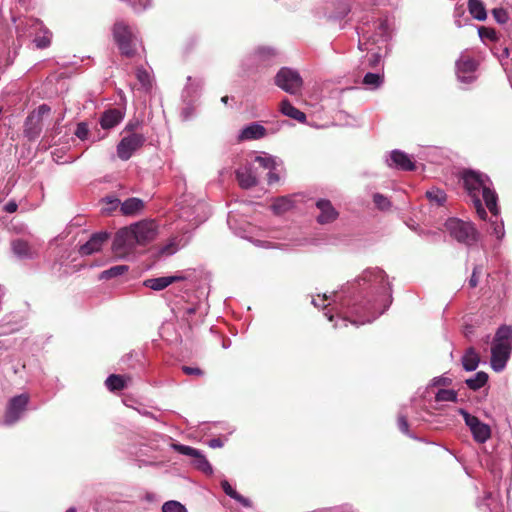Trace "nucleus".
I'll use <instances>...</instances> for the list:
<instances>
[{"mask_svg": "<svg viewBox=\"0 0 512 512\" xmlns=\"http://www.w3.org/2000/svg\"><path fill=\"white\" fill-rule=\"evenodd\" d=\"M358 283L367 291V297L361 300L351 297L339 298L340 303L324 313L328 320L334 319L331 311L335 310L344 326H347V321L358 326L375 320L390 306L391 287L382 269H366L359 277Z\"/></svg>", "mask_w": 512, "mask_h": 512, "instance_id": "obj_1", "label": "nucleus"}, {"mask_svg": "<svg viewBox=\"0 0 512 512\" xmlns=\"http://www.w3.org/2000/svg\"><path fill=\"white\" fill-rule=\"evenodd\" d=\"M512 353V327L502 325L491 343L490 365L496 372L502 371Z\"/></svg>", "mask_w": 512, "mask_h": 512, "instance_id": "obj_2", "label": "nucleus"}, {"mask_svg": "<svg viewBox=\"0 0 512 512\" xmlns=\"http://www.w3.org/2000/svg\"><path fill=\"white\" fill-rule=\"evenodd\" d=\"M113 37L122 55L132 57L135 54L138 39L124 21H117L114 24Z\"/></svg>", "mask_w": 512, "mask_h": 512, "instance_id": "obj_3", "label": "nucleus"}, {"mask_svg": "<svg viewBox=\"0 0 512 512\" xmlns=\"http://www.w3.org/2000/svg\"><path fill=\"white\" fill-rule=\"evenodd\" d=\"M445 227L451 237L467 246H472L476 241V230L472 223L458 218H449Z\"/></svg>", "mask_w": 512, "mask_h": 512, "instance_id": "obj_4", "label": "nucleus"}, {"mask_svg": "<svg viewBox=\"0 0 512 512\" xmlns=\"http://www.w3.org/2000/svg\"><path fill=\"white\" fill-rule=\"evenodd\" d=\"M275 85L290 95H298L303 87V79L297 70L282 67L275 76Z\"/></svg>", "mask_w": 512, "mask_h": 512, "instance_id": "obj_5", "label": "nucleus"}, {"mask_svg": "<svg viewBox=\"0 0 512 512\" xmlns=\"http://www.w3.org/2000/svg\"><path fill=\"white\" fill-rule=\"evenodd\" d=\"M460 181L466 197L473 203L476 213L480 215V174L465 169L460 173Z\"/></svg>", "mask_w": 512, "mask_h": 512, "instance_id": "obj_6", "label": "nucleus"}, {"mask_svg": "<svg viewBox=\"0 0 512 512\" xmlns=\"http://www.w3.org/2000/svg\"><path fill=\"white\" fill-rule=\"evenodd\" d=\"M50 111L51 108L47 104H42L27 116L23 133L29 141H34L40 136L43 128V117L48 115Z\"/></svg>", "mask_w": 512, "mask_h": 512, "instance_id": "obj_7", "label": "nucleus"}, {"mask_svg": "<svg viewBox=\"0 0 512 512\" xmlns=\"http://www.w3.org/2000/svg\"><path fill=\"white\" fill-rule=\"evenodd\" d=\"M146 141L143 134L131 133L124 136L117 145V156L123 160H129Z\"/></svg>", "mask_w": 512, "mask_h": 512, "instance_id": "obj_8", "label": "nucleus"}, {"mask_svg": "<svg viewBox=\"0 0 512 512\" xmlns=\"http://www.w3.org/2000/svg\"><path fill=\"white\" fill-rule=\"evenodd\" d=\"M28 402L27 394H20L10 399L4 417V424L13 425L20 420L27 409Z\"/></svg>", "mask_w": 512, "mask_h": 512, "instance_id": "obj_9", "label": "nucleus"}, {"mask_svg": "<svg viewBox=\"0 0 512 512\" xmlns=\"http://www.w3.org/2000/svg\"><path fill=\"white\" fill-rule=\"evenodd\" d=\"M259 165L254 161L247 163L236 170V178L239 185L244 189H249L258 183Z\"/></svg>", "mask_w": 512, "mask_h": 512, "instance_id": "obj_10", "label": "nucleus"}, {"mask_svg": "<svg viewBox=\"0 0 512 512\" xmlns=\"http://www.w3.org/2000/svg\"><path fill=\"white\" fill-rule=\"evenodd\" d=\"M254 162L259 165L262 170H267L268 184L272 185L280 180L281 162L270 155L256 156Z\"/></svg>", "mask_w": 512, "mask_h": 512, "instance_id": "obj_11", "label": "nucleus"}, {"mask_svg": "<svg viewBox=\"0 0 512 512\" xmlns=\"http://www.w3.org/2000/svg\"><path fill=\"white\" fill-rule=\"evenodd\" d=\"M477 62L462 54L456 63V75L458 80L463 84H470L476 80Z\"/></svg>", "mask_w": 512, "mask_h": 512, "instance_id": "obj_12", "label": "nucleus"}, {"mask_svg": "<svg viewBox=\"0 0 512 512\" xmlns=\"http://www.w3.org/2000/svg\"><path fill=\"white\" fill-rule=\"evenodd\" d=\"M133 236L138 244L143 245L152 241L157 234V226L154 221H141L131 225Z\"/></svg>", "mask_w": 512, "mask_h": 512, "instance_id": "obj_13", "label": "nucleus"}, {"mask_svg": "<svg viewBox=\"0 0 512 512\" xmlns=\"http://www.w3.org/2000/svg\"><path fill=\"white\" fill-rule=\"evenodd\" d=\"M133 235L131 226L120 229L114 238L113 249L117 253L123 254L134 248L138 243Z\"/></svg>", "mask_w": 512, "mask_h": 512, "instance_id": "obj_14", "label": "nucleus"}, {"mask_svg": "<svg viewBox=\"0 0 512 512\" xmlns=\"http://www.w3.org/2000/svg\"><path fill=\"white\" fill-rule=\"evenodd\" d=\"M108 238L109 234L106 232L94 233L85 244L80 246L79 253L87 256L100 251Z\"/></svg>", "mask_w": 512, "mask_h": 512, "instance_id": "obj_15", "label": "nucleus"}, {"mask_svg": "<svg viewBox=\"0 0 512 512\" xmlns=\"http://www.w3.org/2000/svg\"><path fill=\"white\" fill-rule=\"evenodd\" d=\"M389 167L396 168L403 171H412L415 168L413 160L408 154L401 150H393L387 159Z\"/></svg>", "mask_w": 512, "mask_h": 512, "instance_id": "obj_16", "label": "nucleus"}, {"mask_svg": "<svg viewBox=\"0 0 512 512\" xmlns=\"http://www.w3.org/2000/svg\"><path fill=\"white\" fill-rule=\"evenodd\" d=\"M316 206L320 210V214L317 217V221L320 224L333 222L338 217V212L332 206L330 201L325 199L318 200Z\"/></svg>", "mask_w": 512, "mask_h": 512, "instance_id": "obj_17", "label": "nucleus"}, {"mask_svg": "<svg viewBox=\"0 0 512 512\" xmlns=\"http://www.w3.org/2000/svg\"><path fill=\"white\" fill-rule=\"evenodd\" d=\"M14 254L20 259H32L37 255V249L27 241L16 239L11 243Z\"/></svg>", "mask_w": 512, "mask_h": 512, "instance_id": "obj_18", "label": "nucleus"}, {"mask_svg": "<svg viewBox=\"0 0 512 512\" xmlns=\"http://www.w3.org/2000/svg\"><path fill=\"white\" fill-rule=\"evenodd\" d=\"M124 118V113L117 108L108 109L101 115L100 125L103 129H111L117 126Z\"/></svg>", "mask_w": 512, "mask_h": 512, "instance_id": "obj_19", "label": "nucleus"}, {"mask_svg": "<svg viewBox=\"0 0 512 512\" xmlns=\"http://www.w3.org/2000/svg\"><path fill=\"white\" fill-rule=\"evenodd\" d=\"M182 276H162L158 278L146 279L143 285L155 291H161L176 281L182 280Z\"/></svg>", "mask_w": 512, "mask_h": 512, "instance_id": "obj_20", "label": "nucleus"}, {"mask_svg": "<svg viewBox=\"0 0 512 512\" xmlns=\"http://www.w3.org/2000/svg\"><path fill=\"white\" fill-rule=\"evenodd\" d=\"M265 134L266 129L261 124L252 123L241 130L238 138L239 140L260 139L264 137Z\"/></svg>", "mask_w": 512, "mask_h": 512, "instance_id": "obj_21", "label": "nucleus"}, {"mask_svg": "<svg viewBox=\"0 0 512 512\" xmlns=\"http://www.w3.org/2000/svg\"><path fill=\"white\" fill-rule=\"evenodd\" d=\"M280 111L283 115L297 120L300 123H304L306 121L305 113L294 107L288 99H283L280 102Z\"/></svg>", "mask_w": 512, "mask_h": 512, "instance_id": "obj_22", "label": "nucleus"}, {"mask_svg": "<svg viewBox=\"0 0 512 512\" xmlns=\"http://www.w3.org/2000/svg\"><path fill=\"white\" fill-rule=\"evenodd\" d=\"M482 199L484 200L488 210L494 216H497L499 214V208L497 205L498 196L496 192L489 189L488 187L482 186Z\"/></svg>", "mask_w": 512, "mask_h": 512, "instance_id": "obj_23", "label": "nucleus"}, {"mask_svg": "<svg viewBox=\"0 0 512 512\" xmlns=\"http://www.w3.org/2000/svg\"><path fill=\"white\" fill-rule=\"evenodd\" d=\"M463 416L466 425L470 428L472 435L476 442L480 443V421L477 417L471 416L468 412L463 409L459 410Z\"/></svg>", "mask_w": 512, "mask_h": 512, "instance_id": "obj_24", "label": "nucleus"}, {"mask_svg": "<svg viewBox=\"0 0 512 512\" xmlns=\"http://www.w3.org/2000/svg\"><path fill=\"white\" fill-rule=\"evenodd\" d=\"M480 362V357L474 348L467 349L462 357V365L466 371H474Z\"/></svg>", "mask_w": 512, "mask_h": 512, "instance_id": "obj_25", "label": "nucleus"}, {"mask_svg": "<svg viewBox=\"0 0 512 512\" xmlns=\"http://www.w3.org/2000/svg\"><path fill=\"white\" fill-rule=\"evenodd\" d=\"M144 206V203L139 198H129L121 203V212L124 215H134L139 212Z\"/></svg>", "mask_w": 512, "mask_h": 512, "instance_id": "obj_26", "label": "nucleus"}, {"mask_svg": "<svg viewBox=\"0 0 512 512\" xmlns=\"http://www.w3.org/2000/svg\"><path fill=\"white\" fill-rule=\"evenodd\" d=\"M221 487L224 490V492L231 497L232 499L236 500L240 504H242L245 507H251V501L242 495H240L230 484L227 480H223L221 482Z\"/></svg>", "mask_w": 512, "mask_h": 512, "instance_id": "obj_27", "label": "nucleus"}, {"mask_svg": "<svg viewBox=\"0 0 512 512\" xmlns=\"http://www.w3.org/2000/svg\"><path fill=\"white\" fill-rule=\"evenodd\" d=\"M384 81L383 74L368 72L363 78V84L367 89L375 90L378 89Z\"/></svg>", "mask_w": 512, "mask_h": 512, "instance_id": "obj_28", "label": "nucleus"}, {"mask_svg": "<svg viewBox=\"0 0 512 512\" xmlns=\"http://www.w3.org/2000/svg\"><path fill=\"white\" fill-rule=\"evenodd\" d=\"M105 384L110 391H118L126 387L125 378L115 374L110 375L106 379Z\"/></svg>", "mask_w": 512, "mask_h": 512, "instance_id": "obj_29", "label": "nucleus"}, {"mask_svg": "<svg viewBox=\"0 0 512 512\" xmlns=\"http://www.w3.org/2000/svg\"><path fill=\"white\" fill-rule=\"evenodd\" d=\"M293 206V202L288 197H280L272 204V210L275 214H282L290 210Z\"/></svg>", "mask_w": 512, "mask_h": 512, "instance_id": "obj_30", "label": "nucleus"}, {"mask_svg": "<svg viewBox=\"0 0 512 512\" xmlns=\"http://www.w3.org/2000/svg\"><path fill=\"white\" fill-rule=\"evenodd\" d=\"M276 55L277 53L274 49L267 47L259 48L256 52V56L259 62H261L264 65H270L271 60L274 59Z\"/></svg>", "mask_w": 512, "mask_h": 512, "instance_id": "obj_31", "label": "nucleus"}, {"mask_svg": "<svg viewBox=\"0 0 512 512\" xmlns=\"http://www.w3.org/2000/svg\"><path fill=\"white\" fill-rule=\"evenodd\" d=\"M128 271L127 265H116L101 272L100 279H111L123 275Z\"/></svg>", "mask_w": 512, "mask_h": 512, "instance_id": "obj_32", "label": "nucleus"}, {"mask_svg": "<svg viewBox=\"0 0 512 512\" xmlns=\"http://www.w3.org/2000/svg\"><path fill=\"white\" fill-rule=\"evenodd\" d=\"M426 196L430 202L435 203L438 206L443 205L447 199L446 193L438 188H432L431 190H428L426 192Z\"/></svg>", "mask_w": 512, "mask_h": 512, "instance_id": "obj_33", "label": "nucleus"}, {"mask_svg": "<svg viewBox=\"0 0 512 512\" xmlns=\"http://www.w3.org/2000/svg\"><path fill=\"white\" fill-rule=\"evenodd\" d=\"M193 465L200 470L201 472L211 475L213 473V468L206 457L200 453L193 461Z\"/></svg>", "mask_w": 512, "mask_h": 512, "instance_id": "obj_34", "label": "nucleus"}, {"mask_svg": "<svg viewBox=\"0 0 512 512\" xmlns=\"http://www.w3.org/2000/svg\"><path fill=\"white\" fill-rule=\"evenodd\" d=\"M51 38H52V33L47 29H43V34L36 36L34 38L33 42L37 48L44 49L50 45Z\"/></svg>", "mask_w": 512, "mask_h": 512, "instance_id": "obj_35", "label": "nucleus"}, {"mask_svg": "<svg viewBox=\"0 0 512 512\" xmlns=\"http://www.w3.org/2000/svg\"><path fill=\"white\" fill-rule=\"evenodd\" d=\"M435 398L438 402H455L457 400V394L454 390L440 389Z\"/></svg>", "mask_w": 512, "mask_h": 512, "instance_id": "obj_36", "label": "nucleus"}, {"mask_svg": "<svg viewBox=\"0 0 512 512\" xmlns=\"http://www.w3.org/2000/svg\"><path fill=\"white\" fill-rule=\"evenodd\" d=\"M162 512H187V509L180 502L170 500L163 504Z\"/></svg>", "mask_w": 512, "mask_h": 512, "instance_id": "obj_37", "label": "nucleus"}, {"mask_svg": "<svg viewBox=\"0 0 512 512\" xmlns=\"http://www.w3.org/2000/svg\"><path fill=\"white\" fill-rule=\"evenodd\" d=\"M173 447L180 454L193 457L194 459L201 453V451H199L198 449H195L187 445L176 444Z\"/></svg>", "mask_w": 512, "mask_h": 512, "instance_id": "obj_38", "label": "nucleus"}, {"mask_svg": "<svg viewBox=\"0 0 512 512\" xmlns=\"http://www.w3.org/2000/svg\"><path fill=\"white\" fill-rule=\"evenodd\" d=\"M75 135L82 141L89 139V128L87 123L80 122L77 124Z\"/></svg>", "mask_w": 512, "mask_h": 512, "instance_id": "obj_39", "label": "nucleus"}, {"mask_svg": "<svg viewBox=\"0 0 512 512\" xmlns=\"http://www.w3.org/2000/svg\"><path fill=\"white\" fill-rule=\"evenodd\" d=\"M455 24L458 27H462L466 24L468 16L465 15V10L462 7H456L454 12Z\"/></svg>", "mask_w": 512, "mask_h": 512, "instance_id": "obj_40", "label": "nucleus"}, {"mask_svg": "<svg viewBox=\"0 0 512 512\" xmlns=\"http://www.w3.org/2000/svg\"><path fill=\"white\" fill-rule=\"evenodd\" d=\"M373 201L375 205L381 210H386L390 207V201L382 194H374Z\"/></svg>", "mask_w": 512, "mask_h": 512, "instance_id": "obj_41", "label": "nucleus"}, {"mask_svg": "<svg viewBox=\"0 0 512 512\" xmlns=\"http://www.w3.org/2000/svg\"><path fill=\"white\" fill-rule=\"evenodd\" d=\"M469 15L476 19L480 20V0H469Z\"/></svg>", "mask_w": 512, "mask_h": 512, "instance_id": "obj_42", "label": "nucleus"}, {"mask_svg": "<svg viewBox=\"0 0 512 512\" xmlns=\"http://www.w3.org/2000/svg\"><path fill=\"white\" fill-rule=\"evenodd\" d=\"M492 14H493L494 19H495L498 23H500V24H504V23H506V22H507V20H508V14H507V12H506L504 9H502V8H495V9H493Z\"/></svg>", "mask_w": 512, "mask_h": 512, "instance_id": "obj_43", "label": "nucleus"}, {"mask_svg": "<svg viewBox=\"0 0 512 512\" xmlns=\"http://www.w3.org/2000/svg\"><path fill=\"white\" fill-rule=\"evenodd\" d=\"M136 77L143 86L150 85V75L145 69H143V68L137 69Z\"/></svg>", "mask_w": 512, "mask_h": 512, "instance_id": "obj_44", "label": "nucleus"}, {"mask_svg": "<svg viewBox=\"0 0 512 512\" xmlns=\"http://www.w3.org/2000/svg\"><path fill=\"white\" fill-rule=\"evenodd\" d=\"M487 38L490 41H496L498 39L497 32L493 28L482 26V39Z\"/></svg>", "mask_w": 512, "mask_h": 512, "instance_id": "obj_45", "label": "nucleus"}, {"mask_svg": "<svg viewBox=\"0 0 512 512\" xmlns=\"http://www.w3.org/2000/svg\"><path fill=\"white\" fill-rule=\"evenodd\" d=\"M466 384L469 388L477 390L480 388V372H477L473 378L467 379Z\"/></svg>", "mask_w": 512, "mask_h": 512, "instance_id": "obj_46", "label": "nucleus"}, {"mask_svg": "<svg viewBox=\"0 0 512 512\" xmlns=\"http://www.w3.org/2000/svg\"><path fill=\"white\" fill-rule=\"evenodd\" d=\"M378 35L382 38L387 37L388 23L386 20H380L377 23Z\"/></svg>", "mask_w": 512, "mask_h": 512, "instance_id": "obj_47", "label": "nucleus"}, {"mask_svg": "<svg viewBox=\"0 0 512 512\" xmlns=\"http://www.w3.org/2000/svg\"><path fill=\"white\" fill-rule=\"evenodd\" d=\"M398 427L404 434H409V426L405 416L398 417Z\"/></svg>", "mask_w": 512, "mask_h": 512, "instance_id": "obj_48", "label": "nucleus"}, {"mask_svg": "<svg viewBox=\"0 0 512 512\" xmlns=\"http://www.w3.org/2000/svg\"><path fill=\"white\" fill-rule=\"evenodd\" d=\"M182 370L187 375L202 376L204 374V372L197 367L183 366Z\"/></svg>", "mask_w": 512, "mask_h": 512, "instance_id": "obj_49", "label": "nucleus"}, {"mask_svg": "<svg viewBox=\"0 0 512 512\" xmlns=\"http://www.w3.org/2000/svg\"><path fill=\"white\" fill-rule=\"evenodd\" d=\"M106 204L108 205L106 208L107 211L115 210L119 205L121 206L120 200L112 197L106 198Z\"/></svg>", "mask_w": 512, "mask_h": 512, "instance_id": "obj_50", "label": "nucleus"}, {"mask_svg": "<svg viewBox=\"0 0 512 512\" xmlns=\"http://www.w3.org/2000/svg\"><path fill=\"white\" fill-rule=\"evenodd\" d=\"M3 209L7 213H14L18 209V205L15 200H10L4 205Z\"/></svg>", "mask_w": 512, "mask_h": 512, "instance_id": "obj_51", "label": "nucleus"}, {"mask_svg": "<svg viewBox=\"0 0 512 512\" xmlns=\"http://www.w3.org/2000/svg\"><path fill=\"white\" fill-rule=\"evenodd\" d=\"M327 300L326 294H324L322 297L318 296V298L312 299V304L316 307H323L326 308L327 305L325 304V301Z\"/></svg>", "mask_w": 512, "mask_h": 512, "instance_id": "obj_52", "label": "nucleus"}, {"mask_svg": "<svg viewBox=\"0 0 512 512\" xmlns=\"http://www.w3.org/2000/svg\"><path fill=\"white\" fill-rule=\"evenodd\" d=\"M451 382H452V380L450 378L444 377V376L434 378V380H433L434 385L448 386L451 384Z\"/></svg>", "mask_w": 512, "mask_h": 512, "instance_id": "obj_53", "label": "nucleus"}, {"mask_svg": "<svg viewBox=\"0 0 512 512\" xmlns=\"http://www.w3.org/2000/svg\"><path fill=\"white\" fill-rule=\"evenodd\" d=\"M491 437V428L489 425L482 423V443Z\"/></svg>", "mask_w": 512, "mask_h": 512, "instance_id": "obj_54", "label": "nucleus"}, {"mask_svg": "<svg viewBox=\"0 0 512 512\" xmlns=\"http://www.w3.org/2000/svg\"><path fill=\"white\" fill-rule=\"evenodd\" d=\"M177 249H178V246L174 247V243H171V244L163 247L162 252L165 254L171 255V254L175 253L177 251Z\"/></svg>", "mask_w": 512, "mask_h": 512, "instance_id": "obj_55", "label": "nucleus"}, {"mask_svg": "<svg viewBox=\"0 0 512 512\" xmlns=\"http://www.w3.org/2000/svg\"><path fill=\"white\" fill-rule=\"evenodd\" d=\"M208 444L211 448H220L223 446V442L219 438L211 439Z\"/></svg>", "mask_w": 512, "mask_h": 512, "instance_id": "obj_56", "label": "nucleus"}, {"mask_svg": "<svg viewBox=\"0 0 512 512\" xmlns=\"http://www.w3.org/2000/svg\"><path fill=\"white\" fill-rule=\"evenodd\" d=\"M477 283H478V279H477V267H475L473 269V273H472V276L469 280V285L471 287H476L477 286Z\"/></svg>", "mask_w": 512, "mask_h": 512, "instance_id": "obj_57", "label": "nucleus"}, {"mask_svg": "<svg viewBox=\"0 0 512 512\" xmlns=\"http://www.w3.org/2000/svg\"><path fill=\"white\" fill-rule=\"evenodd\" d=\"M195 311H196V308H195V307H189V308H187V309H186V311H185V319H186V321H187L188 323L190 322L189 317H190L192 314H194V313H195Z\"/></svg>", "mask_w": 512, "mask_h": 512, "instance_id": "obj_58", "label": "nucleus"}, {"mask_svg": "<svg viewBox=\"0 0 512 512\" xmlns=\"http://www.w3.org/2000/svg\"><path fill=\"white\" fill-rule=\"evenodd\" d=\"M370 62L371 66H376L380 62V56L378 54H373Z\"/></svg>", "mask_w": 512, "mask_h": 512, "instance_id": "obj_59", "label": "nucleus"}, {"mask_svg": "<svg viewBox=\"0 0 512 512\" xmlns=\"http://www.w3.org/2000/svg\"><path fill=\"white\" fill-rule=\"evenodd\" d=\"M488 381V374L482 371V387L486 385Z\"/></svg>", "mask_w": 512, "mask_h": 512, "instance_id": "obj_60", "label": "nucleus"}, {"mask_svg": "<svg viewBox=\"0 0 512 512\" xmlns=\"http://www.w3.org/2000/svg\"><path fill=\"white\" fill-rule=\"evenodd\" d=\"M472 333V328L469 326L465 327L464 334L466 337H469V335Z\"/></svg>", "mask_w": 512, "mask_h": 512, "instance_id": "obj_61", "label": "nucleus"}, {"mask_svg": "<svg viewBox=\"0 0 512 512\" xmlns=\"http://www.w3.org/2000/svg\"><path fill=\"white\" fill-rule=\"evenodd\" d=\"M134 127H135V126H134L133 124L129 123V124H127V126H126L125 130H127V131H132V130L134 129Z\"/></svg>", "mask_w": 512, "mask_h": 512, "instance_id": "obj_62", "label": "nucleus"}, {"mask_svg": "<svg viewBox=\"0 0 512 512\" xmlns=\"http://www.w3.org/2000/svg\"><path fill=\"white\" fill-rule=\"evenodd\" d=\"M487 17V13H486V10L485 8L482 6V21L485 20Z\"/></svg>", "mask_w": 512, "mask_h": 512, "instance_id": "obj_63", "label": "nucleus"}, {"mask_svg": "<svg viewBox=\"0 0 512 512\" xmlns=\"http://www.w3.org/2000/svg\"><path fill=\"white\" fill-rule=\"evenodd\" d=\"M66 512H76V509H75V508H73V507H71V508H69Z\"/></svg>", "mask_w": 512, "mask_h": 512, "instance_id": "obj_64", "label": "nucleus"}]
</instances>
